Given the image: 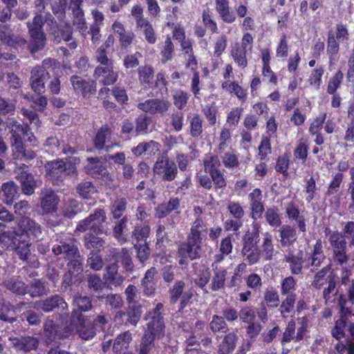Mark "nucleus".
<instances>
[{
	"label": "nucleus",
	"instance_id": "a878e982",
	"mask_svg": "<svg viewBox=\"0 0 354 354\" xmlns=\"http://www.w3.org/2000/svg\"><path fill=\"white\" fill-rule=\"evenodd\" d=\"M230 55L238 66L245 68L248 66L247 50L241 46L239 43L236 42L232 46Z\"/></svg>",
	"mask_w": 354,
	"mask_h": 354
},
{
	"label": "nucleus",
	"instance_id": "f704fd0d",
	"mask_svg": "<svg viewBox=\"0 0 354 354\" xmlns=\"http://www.w3.org/2000/svg\"><path fill=\"white\" fill-rule=\"evenodd\" d=\"M78 326L77 331L80 337L85 340L91 339L95 335L94 327L92 324H85V321L81 314L77 315Z\"/></svg>",
	"mask_w": 354,
	"mask_h": 354
},
{
	"label": "nucleus",
	"instance_id": "f8f14e48",
	"mask_svg": "<svg viewBox=\"0 0 354 354\" xmlns=\"http://www.w3.org/2000/svg\"><path fill=\"white\" fill-rule=\"evenodd\" d=\"M59 198L50 189H44L40 196L41 207L44 214L56 212Z\"/></svg>",
	"mask_w": 354,
	"mask_h": 354
},
{
	"label": "nucleus",
	"instance_id": "a211bd4d",
	"mask_svg": "<svg viewBox=\"0 0 354 354\" xmlns=\"http://www.w3.org/2000/svg\"><path fill=\"white\" fill-rule=\"evenodd\" d=\"M95 76L104 85H111L118 79V73L113 71V65L97 66L95 70Z\"/></svg>",
	"mask_w": 354,
	"mask_h": 354
},
{
	"label": "nucleus",
	"instance_id": "4be33fe9",
	"mask_svg": "<svg viewBox=\"0 0 354 354\" xmlns=\"http://www.w3.org/2000/svg\"><path fill=\"white\" fill-rule=\"evenodd\" d=\"M147 319L151 320L147 323V330L145 333H148L149 335L160 338L163 335L165 325L162 316H148Z\"/></svg>",
	"mask_w": 354,
	"mask_h": 354
},
{
	"label": "nucleus",
	"instance_id": "39448f33",
	"mask_svg": "<svg viewBox=\"0 0 354 354\" xmlns=\"http://www.w3.org/2000/svg\"><path fill=\"white\" fill-rule=\"evenodd\" d=\"M345 330L349 333L351 338L354 339V314L341 303V316L335 322L331 335L334 338L339 340L345 337Z\"/></svg>",
	"mask_w": 354,
	"mask_h": 354
},
{
	"label": "nucleus",
	"instance_id": "4468645a",
	"mask_svg": "<svg viewBox=\"0 0 354 354\" xmlns=\"http://www.w3.org/2000/svg\"><path fill=\"white\" fill-rule=\"evenodd\" d=\"M185 282L183 281H177L169 290L171 302L176 303L181 297L180 309L185 308L189 299L192 297V292L188 291L183 293L185 288Z\"/></svg>",
	"mask_w": 354,
	"mask_h": 354
},
{
	"label": "nucleus",
	"instance_id": "f3484780",
	"mask_svg": "<svg viewBox=\"0 0 354 354\" xmlns=\"http://www.w3.org/2000/svg\"><path fill=\"white\" fill-rule=\"evenodd\" d=\"M71 82L75 91L82 93L84 97L95 91V84L93 81H86L80 77L72 76Z\"/></svg>",
	"mask_w": 354,
	"mask_h": 354
},
{
	"label": "nucleus",
	"instance_id": "09e8293b",
	"mask_svg": "<svg viewBox=\"0 0 354 354\" xmlns=\"http://www.w3.org/2000/svg\"><path fill=\"white\" fill-rule=\"evenodd\" d=\"M73 26L81 32L82 35H84L87 31V26L84 18V14L83 11H77V12L73 13Z\"/></svg>",
	"mask_w": 354,
	"mask_h": 354
},
{
	"label": "nucleus",
	"instance_id": "e2e57ef3",
	"mask_svg": "<svg viewBox=\"0 0 354 354\" xmlns=\"http://www.w3.org/2000/svg\"><path fill=\"white\" fill-rule=\"evenodd\" d=\"M142 307L140 305H132L128 312V322L130 323L133 326H136L140 319V316L142 314Z\"/></svg>",
	"mask_w": 354,
	"mask_h": 354
},
{
	"label": "nucleus",
	"instance_id": "f257e3e1",
	"mask_svg": "<svg viewBox=\"0 0 354 354\" xmlns=\"http://www.w3.org/2000/svg\"><path fill=\"white\" fill-rule=\"evenodd\" d=\"M344 234L337 230L332 231L326 227L324 234L328 238L331 250L330 261L338 266L348 263L349 255L347 254V242L345 237L349 239V245H354V221H348L343 228Z\"/></svg>",
	"mask_w": 354,
	"mask_h": 354
},
{
	"label": "nucleus",
	"instance_id": "9b49d317",
	"mask_svg": "<svg viewBox=\"0 0 354 354\" xmlns=\"http://www.w3.org/2000/svg\"><path fill=\"white\" fill-rule=\"evenodd\" d=\"M49 77V73L44 67H35L31 71L30 84L32 89L37 93L45 91V81Z\"/></svg>",
	"mask_w": 354,
	"mask_h": 354
},
{
	"label": "nucleus",
	"instance_id": "c85d7f7f",
	"mask_svg": "<svg viewBox=\"0 0 354 354\" xmlns=\"http://www.w3.org/2000/svg\"><path fill=\"white\" fill-rule=\"evenodd\" d=\"M216 10L223 21L232 23L236 17L233 12H230L229 0H215Z\"/></svg>",
	"mask_w": 354,
	"mask_h": 354
},
{
	"label": "nucleus",
	"instance_id": "e433bc0d",
	"mask_svg": "<svg viewBox=\"0 0 354 354\" xmlns=\"http://www.w3.org/2000/svg\"><path fill=\"white\" fill-rule=\"evenodd\" d=\"M46 174L50 178L59 176L64 172V161L62 159H57L48 162L45 165Z\"/></svg>",
	"mask_w": 354,
	"mask_h": 354
},
{
	"label": "nucleus",
	"instance_id": "ddd939ff",
	"mask_svg": "<svg viewBox=\"0 0 354 354\" xmlns=\"http://www.w3.org/2000/svg\"><path fill=\"white\" fill-rule=\"evenodd\" d=\"M14 233L15 236L12 237L6 246L11 247L15 250L21 259L26 260L30 254V244L26 239L20 238L19 232H14Z\"/></svg>",
	"mask_w": 354,
	"mask_h": 354
},
{
	"label": "nucleus",
	"instance_id": "0e129e2a",
	"mask_svg": "<svg viewBox=\"0 0 354 354\" xmlns=\"http://www.w3.org/2000/svg\"><path fill=\"white\" fill-rule=\"evenodd\" d=\"M259 156L261 160H265L271 153V142L268 137L263 136L258 147Z\"/></svg>",
	"mask_w": 354,
	"mask_h": 354
},
{
	"label": "nucleus",
	"instance_id": "79ce46f5",
	"mask_svg": "<svg viewBox=\"0 0 354 354\" xmlns=\"http://www.w3.org/2000/svg\"><path fill=\"white\" fill-rule=\"evenodd\" d=\"M309 149L308 140L306 138H301L296 145L294 156L296 159L306 162Z\"/></svg>",
	"mask_w": 354,
	"mask_h": 354
},
{
	"label": "nucleus",
	"instance_id": "49530a36",
	"mask_svg": "<svg viewBox=\"0 0 354 354\" xmlns=\"http://www.w3.org/2000/svg\"><path fill=\"white\" fill-rule=\"evenodd\" d=\"M1 189L4 193L5 203H12L17 194V185L12 181L7 182L2 185Z\"/></svg>",
	"mask_w": 354,
	"mask_h": 354
},
{
	"label": "nucleus",
	"instance_id": "de8ad7c7",
	"mask_svg": "<svg viewBox=\"0 0 354 354\" xmlns=\"http://www.w3.org/2000/svg\"><path fill=\"white\" fill-rule=\"evenodd\" d=\"M324 69L323 66L317 67L313 69L309 76L308 82L310 85L315 90H319L322 84V77L324 75Z\"/></svg>",
	"mask_w": 354,
	"mask_h": 354
},
{
	"label": "nucleus",
	"instance_id": "c03bdc74",
	"mask_svg": "<svg viewBox=\"0 0 354 354\" xmlns=\"http://www.w3.org/2000/svg\"><path fill=\"white\" fill-rule=\"evenodd\" d=\"M205 171L209 174L219 171L221 162L218 157L213 154H207L203 159Z\"/></svg>",
	"mask_w": 354,
	"mask_h": 354
},
{
	"label": "nucleus",
	"instance_id": "338daca9",
	"mask_svg": "<svg viewBox=\"0 0 354 354\" xmlns=\"http://www.w3.org/2000/svg\"><path fill=\"white\" fill-rule=\"evenodd\" d=\"M264 299L269 307L274 308L279 305V297L273 288L267 289L265 292Z\"/></svg>",
	"mask_w": 354,
	"mask_h": 354
},
{
	"label": "nucleus",
	"instance_id": "f03ea898",
	"mask_svg": "<svg viewBox=\"0 0 354 354\" xmlns=\"http://www.w3.org/2000/svg\"><path fill=\"white\" fill-rule=\"evenodd\" d=\"M53 245L52 251L55 255H62L68 261V274L64 276L63 284L65 287L70 285L72 277L81 274L83 269L82 266V259L80 257L77 246L74 244L73 239L70 236L68 238L59 237Z\"/></svg>",
	"mask_w": 354,
	"mask_h": 354
},
{
	"label": "nucleus",
	"instance_id": "69168bd1",
	"mask_svg": "<svg viewBox=\"0 0 354 354\" xmlns=\"http://www.w3.org/2000/svg\"><path fill=\"white\" fill-rule=\"evenodd\" d=\"M207 232V224L201 218H198L194 221L190 229L191 233H193L194 234L198 236L199 237H202V236L203 234H205Z\"/></svg>",
	"mask_w": 354,
	"mask_h": 354
},
{
	"label": "nucleus",
	"instance_id": "aec40b11",
	"mask_svg": "<svg viewBox=\"0 0 354 354\" xmlns=\"http://www.w3.org/2000/svg\"><path fill=\"white\" fill-rule=\"evenodd\" d=\"M7 127L10 130L11 142L22 141L21 136L29 135V127L28 125L24 126L19 124L13 118L8 119Z\"/></svg>",
	"mask_w": 354,
	"mask_h": 354
},
{
	"label": "nucleus",
	"instance_id": "bb28decb",
	"mask_svg": "<svg viewBox=\"0 0 354 354\" xmlns=\"http://www.w3.org/2000/svg\"><path fill=\"white\" fill-rule=\"evenodd\" d=\"M89 164L86 167L88 174L95 178H102L109 175L107 169L100 163L97 158H88Z\"/></svg>",
	"mask_w": 354,
	"mask_h": 354
},
{
	"label": "nucleus",
	"instance_id": "6ab92c4d",
	"mask_svg": "<svg viewBox=\"0 0 354 354\" xmlns=\"http://www.w3.org/2000/svg\"><path fill=\"white\" fill-rule=\"evenodd\" d=\"M112 130L106 124L103 125L100 127V129L97 131L96 136L94 138V145L95 147L98 149H102L105 147L106 151H110L114 146H118L116 143L104 146L105 142L108 140L111 135Z\"/></svg>",
	"mask_w": 354,
	"mask_h": 354
},
{
	"label": "nucleus",
	"instance_id": "2eb2a0df",
	"mask_svg": "<svg viewBox=\"0 0 354 354\" xmlns=\"http://www.w3.org/2000/svg\"><path fill=\"white\" fill-rule=\"evenodd\" d=\"M8 26L0 24V39L1 41L15 48H22L26 45V39L19 35L12 34Z\"/></svg>",
	"mask_w": 354,
	"mask_h": 354
},
{
	"label": "nucleus",
	"instance_id": "603ef678",
	"mask_svg": "<svg viewBox=\"0 0 354 354\" xmlns=\"http://www.w3.org/2000/svg\"><path fill=\"white\" fill-rule=\"evenodd\" d=\"M203 132V119L198 114H195L190 120V134L198 138Z\"/></svg>",
	"mask_w": 354,
	"mask_h": 354
},
{
	"label": "nucleus",
	"instance_id": "72a5a7b5",
	"mask_svg": "<svg viewBox=\"0 0 354 354\" xmlns=\"http://www.w3.org/2000/svg\"><path fill=\"white\" fill-rule=\"evenodd\" d=\"M137 28L144 35L145 40L150 44L156 42L157 38L152 25L147 19H139Z\"/></svg>",
	"mask_w": 354,
	"mask_h": 354
},
{
	"label": "nucleus",
	"instance_id": "37998d69",
	"mask_svg": "<svg viewBox=\"0 0 354 354\" xmlns=\"http://www.w3.org/2000/svg\"><path fill=\"white\" fill-rule=\"evenodd\" d=\"M267 223L273 227H278L281 225V220L277 207H271L266 209L264 214Z\"/></svg>",
	"mask_w": 354,
	"mask_h": 354
},
{
	"label": "nucleus",
	"instance_id": "0eeeda50",
	"mask_svg": "<svg viewBox=\"0 0 354 354\" xmlns=\"http://www.w3.org/2000/svg\"><path fill=\"white\" fill-rule=\"evenodd\" d=\"M153 170L156 175L166 181L174 180L178 173L176 163L170 160L167 156H162L157 159Z\"/></svg>",
	"mask_w": 354,
	"mask_h": 354
},
{
	"label": "nucleus",
	"instance_id": "c9c22d12",
	"mask_svg": "<svg viewBox=\"0 0 354 354\" xmlns=\"http://www.w3.org/2000/svg\"><path fill=\"white\" fill-rule=\"evenodd\" d=\"M331 269L330 265H328L319 270L314 277L311 282V286L316 289H321L325 284L327 283L328 279L332 276L328 275V273Z\"/></svg>",
	"mask_w": 354,
	"mask_h": 354
},
{
	"label": "nucleus",
	"instance_id": "7ed1b4c3",
	"mask_svg": "<svg viewBox=\"0 0 354 354\" xmlns=\"http://www.w3.org/2000/svg\"><path fill=\"white\" fill-rule=\"evenodd\" d=\"M50 3V0H35V1L36 15L33 18L32 23H27L31 37V42L29 46L31 52L36 51L44 46L45 36L41 30L44 21L41 14L44 12L46 7Z\"/></svg>",
	"mask_w": 354,
	"mask_h": 354
},
{
	"label": "nucleus",
	"instance_id": "423d86ee",
	"mask_svg": "<svg viewBox=\"0 0 354 354\" xmlns=\"http://www.w3.org/2000/svg\"><path fill=\"white\" fill-rule=\"evenodd\" d=\"M106 219L105 211L102 208H97L95 209L93 214H91L78 223L76 230L83 232L90 230L96 234H104L106 231L104 227V223Z\"/></svg>",
	"mask_w": 354,
	"mask_h": 354
},
{
	"label": "nucleus",
	"instance_id": "5fc2aeb1",
	"mask_svg": "<svg viewBox=\"0 0 354 354\" xmlns=\"http://www.w3.org/2000/svg\"><path fill=\"white\" fill-rule=\"evenodd\" d=\"M131 340V334L127 331L120 335L115 340L113 349L118 352L123 348H127Z\"/></svg>",
	"mask_w": 354,
	"mask_h": 354
},
{
	"label": "nucleus",
	"instance_id": "774afa93",
	"mask_svg": "<svg viewBox=\"0 0 354 354\" xmlns=\"http://www.w3.org/2000/svg\"><path fill=\"white\" fill-rule=\"evenodd\" d=\"M118 258L120 259L124 268L131 272L133 269V263L129 251L126 248H122L118 254Z\"/></svg>",
	"mask_w": 354,
	"mask_h": 354
},
{
	"label": "nucleus",
	"instance_id": "680f3d73",
	"mask_svg": "<svg viewBox=\"0 0 354 354\" xmlns=\"http://www.w3.org/2000/svg\"><path fill=\"white\" fill-rule=\"evenodd\" d=\"M296 300V295L290 294L282 301L280 306L281 316L286 317L288 314L292 310Z\"/></svg>",
	"mask_w": 354,
	"mask_h": 354
},
{
	"label": "nucleus",
	"instance_id": "8fccbe9b",
	"mask_svg": "<svg viewBox=\"0 0 354 354\" xmlns=\"http://www.w3.org/2000/svg\"><path fill=\"white\" fill-rule=\"evenodd\" d=\"M333 37L340 43L347 42L349 39V32L346 24L339 22L335 25V32Z\"/></svg>",
	"mask_w": 354,
	"mask_h": 354
},
{
	"label": "nucleus",
	"instance_id": "a18cd8bd",
	"mask_svg": "<svg viewBox=\"0 0 354 354\" xmlns=\"http://www.w3.org/2000/svg\"><path fill=\"white\" fill-rule=\"evenodd\" d=\"M138 80L141 84L149 85L153 77V69L149 65L140 66L138 70Z\"/></svg>",
	"mask_w": 354,
	"mask_h": 354
},
{
	"label": "nucleus",
	"instance_id": "bf43d9fd",
	"mask_svg": "<svg viewBox=\"0 0 354 354\" xmlns=\"http://www.w3.org/2000/svg\"><path fill=\"white\" fill-rule=\"evenodd\" d=\"M227 44V36L224 34L218 36L214 43V57H219L225 50Z\"/></svg>",
	"mask_w": 354,
	"mask_h": 354
},
{
	"label": "nucleus",
	"instance_id": "7c9ffc66",
	"mask_svg": "<svg viewBox=\"0 0 354 354\" xmlns=\"http://www.w3.org/2000/svg\"><path fill=\"white\" fill-rule=\"evenodd\" d=\"M221 87L225 91L236 95L242 102L246 100L247 91L243 89L236 82L224 81L221 84Z\"/></svg>",
	"mask_w": 354,
	"mask_h": 354
},
{
	"label": "nucleus",
	"instance_id": "13d9d810",
	"mask_svg": "<svg viewBox=\"0 0 354 354\" xmlns=\"http://www.w3.org/2000/svg\"><path fill=\"white\" fill-rule=\"evenodd\" d=\"M154 338L149 335L148 333H145L142 337L140 344L137 349L138 353H149V351L153 348Z\"/></svg>",
	"mask_w": 354,
	"mask_h": 354
},
{
	"label": "nucleus",
	"instance_id": "6e6552de",
	"mask_svg": "<svg viewBox=\"0 0 354 354\" xmlns=\"http://www.w3.org/2000/svg\"><path fill=\"white\" fill-rule=\"evenodd\" d=\"M202 237H199L189 232L187 236V245H181L178 249V254L182 257L179 260L180 264L184 263V259L187 257L191 259H196L200 257L201 251Z\"/></svg>",
	"mask_w": 354,
	"mask_h": 354
},
{
	"label": "nucleus",
	"instance_id": "2f4dec72",
	"mask_svg": "<svg viewBox=\"0 0 354 354\" xmlns=\"http://www.w3.org/2000/svg\"><path fill=\"white\" fill-rule=\"evenodd\" d=\"M286 212L289 219L294 220L297 222L301 232H304L306 231L305 218L303 215L300 214L299 209L292 203L287 205Z\"/></svg>",
	"mask_w": 354,
	"mask_h": 354
},
{
	"label": "nucleus",
	"instance_id": "dca6fc26",
	"mask_svg": "<svg viewBox=\"0 0 354 354\" xmlns=\"http://www.w3.org/2000/svg\"><path fill=\"white\" fill-rule=\"evenodd\" d=\"M250 205L252 211V218L257 219L260 218L264 211V207L262 203L261 191L257 188L254 189L250 194Z\"/></svg>",
	"mask_w": 354,
	"mask_h": 354
},
{
	"label": "nucleus",
	"instance_id": "3c124183",
	"mask_svg": "<svg viewBox=\"0 0 354 354\" xmlns=\"http://www.w3.org/2000/svg\"><path fill=\"white\" fill-rule=\"evenodd\" d=\"M127 200L124 198H116L111 205V212L115 218H119L126 209Z\"/></svg>",
	"mask_w": 354,
	"mask_h": 354
},
{
	"label": "nucleus",
	"instance_id": "412c9836",
	"mask_svg": "<svg viewBox=\"0 0 354 354\" xmlns=\"http://www.w3.org/2000/svg\"><path fill=\"white\" fill-rule=\"evenodd\" d=\"M9 339L17 350L24 352L34 350L38 346L37 339L32 337H10Z\"/></svg>",
	"mask_w": 354,
	"mask_h": 354
},
{
	"label": "nucleus",
	"instance_id": "052dcab7",
	"mask_svg": "<svg viewBox=\"0 0 354 354\" xmlns=\"http://www.w3.org/2000/svg\"><path fill=\"white\" fill-rule=\"evenodd\" d=\"M77 192L83 198H88L96 192V189L91 182L86 181L77 185Z\"/></svg>",
	"mask_w": 354,
	"mask_h": 354
},
{
	"label": "nucleus",
	"instance_id": "9d476101",
	"mask_svg": "<svg viewBox=\"0 0 354 354\" xmlns=\"http://www.w3.org/2000/svg\"><path fill=\"white\" fill-rule=\"evenodd\" d=\"M21 232L19 233L20 238L32 237L33 239H42L41 226L30 218H23L18 224Z\"/></svg>",
	"mask_w": 354,
	"mask_h": 354
},
{
	"label": "nucleus",
	"instance_id": "1a4fd4ad",
	"mask_svg": "<svg viewBox=\"0 0 354 354\" xmlns=\"http://www.w3.org/2000/svg\"><path fill=\"white\" fill-rule=\"evenodd\" d=\"M171 104L169 101L153 98L138 104V108L149 114H160L163 115L169 109Z\"/></svg>",
	"mask_w": 354,
	"mask_h": 354
},
{
	"label": "nucleus",
	"instance_id": "20e7f679",
	"mask_svg": "<svg viewBox=\"0 0 354 354\" xmlns=\"http://www.w3.org/2000/svg\"><path fill=\"white\" fill-rule=\"evenodd\" d=\"M259 226L257 224L254 225V231L247 233L243 237L241 254L244 261L250 265L257 263L261 259V250L257 245L259 236Z\"/></svg>",
	"mask_w": 354,
	"mask_h": 354
},
{
	"label": "nucleus",
	"instance_id": "cd10ccee",
	"mask_svg": "<svg viewBox=\"0 0 354 354\" xmlns=\"http://www.w3.org/2000/svg\"><path fill=\"white\" fill-rule=\"evenodd\" d=\"M280 242L282 246L287 247L292 245L297 240L296 230L288 225H283L280 230Z\"/></svg>",
	"mask_w": 354,
	"mask_h": 354
},
{
	"label": "nucleus",
	"instance_id": "473e14b6",
	"mask_svg": "<svg viewBox=\"0 0 354 354\" xmlns=\"http://www.w3.org/2000/svg\"><path fill=\"white\" fill-rule=\"evenodd\" d=\"M22 187V191L26 195H31L37 187V181L33 176L28 173L22 172L18 176Z\"/></svg>",
	"mask_w": 354,
	"mask_h": 354
},
{
	"label": "nucleus",
	"instance_id": "c756f323",
	"mask_svg": "<svg viewBox=\"0 0 354 354\" xmlns=\"http://www.w3.org/2000/svg\"><path fill=\"white\" fill-rule=\"evenodd\" d=\"M179 207V199L176 197L171 198L167 203H162L156 208V216L159 218H164Z\"/></svg>",
	"mask_w": 354,
	"mask_h": 354
},
{
	"label": "nucleus",
	"instance_id": "6e6d98bb",
	"mask_svg": "<svg viewBox=\"0 0 354 354\" xmlns=\"http://www.w3.org/2000/svg\"><path fill=\"white\" fill-rule=\"evenodd\" d=\"M209 327L213 333H225L228 330L227 325L223 317L218 315H214L212 317V320L209 323Z\"/></svg>",
	"mask_w": 354,
	"mask_h": 354
},
{
	"label": "nucleus",
	"instance_id": "864d4df0",
	"mask_svg": "<svg viewBox=\"0 0 354 354\" xmlns=\"http://www.w3.org/2000/svg\"><path fill=\"white\" fill-rule=\"evenodd\" d=\"M85 246L88 249H95L100 250L104 248V241L98 237L93 235L92 234H87L84 236Z\"/></svg>",
	"mask_w": 354,
	"mask_h": 354
},
{
	"label": "nucleus",
	"instance_id": "a19ab883",
	"mask_svg": "<svg viewBox=\"0 0 354 354\" xmlns=\"http://www.w3.org/2000/svg\"><path fill=\"white\" fill-rule=\"evenodd\" d=\"M151 229L149 225H137L132 232V239L136 243H147V239L149 236Z\"/></svg>",
	"mask_w": 354,
	"mask_h": 354
},
{
	"label": "nucleus",
	"instance_id": "b1692460",
	"mask_svg": "<svg viewBox=\"0 0 354 354\" xmlns=\"http://www.w3.org/2000/svg\"><path fill=\"white\" fill-rule=\"evenodd\" d=\"M238 335L235 333L226 335L218 346L217 354H232L236 347Z\"/></svg>",
	"mask_w": 354,
	"mask_h": 354
},
{
	"label": "nucleus",
	"instance_id": "393cba45",
	"mask_svg": "<svg viewBox=\"0 0 354 354\" xmlns=\"http://www.w3.org/2000/svg\"><path fill=\"white\" fill-rule=\"evenodd\" d=\"M277 251L275 250L272 243V236L269 232L263 234L261 243V254L265 261H270L277 254Z\"/></svg>",
	"mask_w": 354,
	"mask_h": 354
},
{
	"label": "nucleus",
	"instance_id": "5701e85b",
	"mask_svg": "<svg viewBox=\"0 0 354 354\" xmlns=\"http://www.w3.org/2000/svg\"><path fill=\"white\" fill-rule=\"evenodd\" d=\"M56 307L65 310L68 308V304L63 298L59 295H55L50 299L40 301L37 304V308L45 312L53 310Z\"/></svg>",
	"mask_w": 354,
	"mask_h": 354
},
{
	"label": "nucleus",
	"instance_id": "ea45409f",
	"mask_svg": "<svg viewBox=\"0 0 354 354\" xmlns=\"http://www.w3.org/2000/svg\"><path fill=\"white\" fill-rule=\"evenodd\" d=\"M12 153L15 159H32L35 157V153L31 151H26L24 148L22 141L11 142Z\"/></svg>",
	"mask_w": 354,
	"mask_h": 354
},
{
	"label": "nucleus",
	"instance_id": "58836bf2",
	"mask_svg": "<svg viewBox=\"0 0 354 354\" xmlns=\"http://www.w3.org/2000/svg\"><path fill=\"white\" fill-rule=\"evenodd\" d=\"M226 274L224 268H215L210 285L213 291L219 290L224 287Z\"/></svg>",
	"mask_w": 354,
	"mask_h": 354
},
{
	"label": "nucleus",
	"instance_id": "4d7b16f0",
	"mask_svg": "<svg viewBox=\"0 0 354 354\" xmlns=\"http://www.w3.org/2000/svg\"><path fill=\"white\" fill-rule=\"evenodd\" d=\"M344 77V74L341 71H338L329 80L327 86V93L333 95L336 93L337 88L341 85Z\"/></svg>",
	"mask_w": 354,
	"mask_h": 354
},
{
	"label": "nucleus",
	"instance_id": "4c0bfd02",
	"mask_svg": "<svg viewBox=\"0 0 354 354\" xmlns=\"http://www.w3.org/2000/svg\"><path fill=\"white\" fill-rule=\"evenodd\" d=\"M285 261L289 263L291 272L294 274H298L301 272L303 268V258L301 254H294L289 253L285 257Z\"/></svg>",
	"mask_w": 354,
	"mask_h": 354
}]
</instances>
